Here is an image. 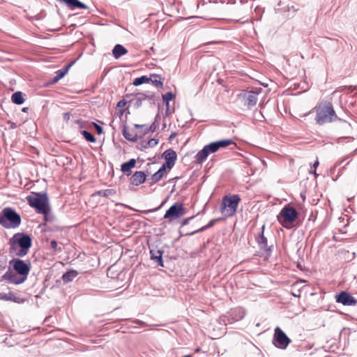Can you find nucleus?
I'll return each mask as SVG.
<instances>
[{
	"instance_id": "obj_1",
	"label": "nucleus",
	"mask_w": 357,
	"mask_h": 357,
	"mask_svg": "<svg viewBox=\"0 0 357 357\" xmlns=\"http://www.w3.org/2000/svg\"><path fill=\"white\" fill-rule=\"evenodd\" d=\"M9 245L12 255L22 257L27 255L31 246V238L28 234L17 233L10 239Z\"/></svg>"
},
{
	"instance_id": "obj_2",
	"label": "nucleus",
	"mask_w": 357,
	"mask_h": 357,
	"mask_svg": "<svg viewBox=\"0 0 357 357\" xmlns=\"http://www.w3.org/2000/svg\"><path fill=\"white\" fill-rule=\"evenodd\" d=\"M340 120L331 102L321 103L317 108L316 123L319 125Z\"/></svg>"
},
{
	"instance_id": "obj_3",
	"label": "nucleus",
	"mask_w": 357,
	"mask_h": 357,
	"mask_svg": "<svg viewBox=\"0 0 357 357\" xmlns=\"http://www.w3.org/2000/svg\"><path fill=\"white\" fill-rule=\"evenodd\" d=\"M29 204L36 208L38 213L46 216L50 211L46 193H33L26 197Z\"/></svg>"
},
{
	"instance_id": "obj_4",
	"label": "nucleus",
	"mask_w": 357,
	"mask_h": 357,
	"mask_svg": "<svg viewBox=\"0 0 357 357\" xmlns=\"http://www.w3.org/2000/svg\"><path fill=\"white\" fill-rule=\"evenodd\" d=\"M21 224L20 215L12 208H4L0 212V225L6 229L17 228Z\"/></svg>"
},
{
	"instance_id": "obj_5",
	"label": "nucleus",
	"mask_w": 357,
	"mask_h": 357,
	"mask_svg": "<svg viewBox=\"0 0 357 357\" xmlns=\"http://www.w3.org/2000/svg\"><path fill=\"white\" fill-rule=\"evenodd\" d=\"M241 202V197L239 195H227L223 197L220 211L226 217H231L236 213L238 206Z\"/></svg>"
},
{
	"instance_id": "obj_6",
	"label": "nucleus",
	"mask_w": 357,
	"mask_h": 357,
	"mask_svg": "<svg viewBox=\"0 0 357 357\" xmlns=\"http://www.w3.org/2000/svg\"><path fill=\"white\" fill-rule=\"evenodd\" d=\"M265 226L263 225L261 228V232L255 236V240L259 249L263 252V254L266 257H270L272 252V246H268L267 238L264 235Z\"/></svg>"
},
{
	"instance_id": "obj_7",
	"label": "nucleus",
	"mask_w": 357,
	"mask_h": 357,
	"mask_svg": "<svg viewBox=\"0 0 357 357\" xmlns=\"http://www.w3.org/2000/svg\"><path fill=\"white\" fill-rule=\"evenodd\" d=\"M9 264L13 266V269L17 273L22 275V278L26 277V279L27 278V275L30 271L29 264L20 259H13L10 261Z\"/></svg>"
},
{
	"instance_id": "obj_8",
	"label": "nucleus",
	"mask_w": 357,
	"mask_h": 357,
	"mask_svg": "<svg viewBox=\"0 0 357 357\" xmlns=\"http://www.w3.org/2000/svg\"><path fill=\"white\" fill-rule=\"evenodd\" d=\"M184 215V207L182 203L176 202L166 211L164 218L175 220Z\"/></svg>"
},
{
	"instance_id": "obj_9",
	"label": "nucleus",
	"mask_w": 357,
	"mask_h": 357,
	"mask_svg": "<svg viewBox=\"0 0 357 357\" xmlns=\"http://www.w3.org/2000/svg\"><path fill=\"white\" fill-rule=\"evenodd\" d=\"M273 340L278 344L275 346L281 349H285L291 342V340L278 326L275 328Z\"/></svg>"
},
{
	"instance_id": "obj_10",
	"label": "nucleus",
	"mask_w": 357,
	"mask_h": 357,
	"mask_svg": "<svg viewBox=\"0 0 357 357\" xmlns=\"http://www.w3.org/2000/svg\"><path fill=\"white\" fill-rule=\"evenodd\" d=\"M283 218L282 222L292 223L298 216L297 211L292 206H285L280 212L278 218Z\"/></svg>"
},
{
	"instance_id": "obj_11",
	"label": "nucleus",
	"mask_w": 357,
	"mask_h": 357,
	"mask_svg": "<svg viewBox=\"0 0 357 357\" xmlns=\"http://www.w3.org/2000/svg\"><path fill=\"white\" fill-rule=\"evenodd\" d=\"M336 301L342 303L344 305H354L357 303V301L346 291H342L336 296Z\"/></svg>"
},
{
	"instance_id": "obj_12",
	"label": "nucleus",
	"mask_w": 357,
	"mask_h": 357,
	"mask_svg": "<svg viewBox=\"0 0 357 357\" xmlns=\"http://www.w3.org/2000/svg\"><path fill=\"white\" fill-rule=\"evenodd\" d=\"M1 280H6L10 283L15 284H20L23 283L26 280V277L22 278V275H20V277H17L15 274H14L12 272V271L9 268L8 270L2 276Z\"/></svg>"
},
{
	"instance_id": "obj_13",
	"label": "nucleus",
	"mask_w": 357,
	"mask_h": 357,
	"mask_svg": "<svg viewBox=\"0 0 357 357\" xmlns=\"http://www.w3.org/2000/svg\"><path fill=\"white\" fill-rule=\"evenodd\" d=\"M258 92L252 91L243 93L241 96L245 100V105L249 108L255 106L258 100Z\"/></svg>"
},
{
	"instance_id": "obj_14",
	"label": "nucleus",
	"mask_w": 357,
	"mask_h": 357,
	"mask_svg": "<svg viewBox=\"0 0 357 357\" xmlns=\"http://www.w3.org/2000/svg\"><path fill=\"white\" fill-rule=\"evenodd\" d=\"M211 144H207L204 146V148L200 150L195 156V161L199 163H203L208 158L210 153H214L212 148H211Z\"/></svg>"
},
{
	"instance_id": "obj_15",
	"label": "nucleus",
	"mask_w": 357,
	"mask_h": 357,
	"mask_svg": "<svg viewBox=\"0 0 357 357\" xmlns=\"http://www.w3.org/2000/svg\"><path fill=\"white\" fill-rule=\"evenodd\" d=\"M163 156L165 160V162L163 165H165L167 168L171 169L176 160V153L172 149H167L163 153Z\"/></svg>"
},
{
	"instance_id": "obj_16",
	"label": "nucleus",
	"mask_w": 357,
	"mask_h": 357,
	"mask_svg": "<svg viewBox=\"0 0 357 357\" xmlns=\"http://www.w3.org/2000/svg\"><path fill=\"white\" fill-rule=\"evenodd\" d=\"M146 175L144 172H135L130 178V183L135 186H138L146 181Z\"/></svg>"
},
{
	"instance_id": "obj_17",
	"label": "nucleus",
	"mask_w": 357,
	"mask_h": 357,
	"mask_svg": "<svg viewBox=\"0 0 357 357\" xmlns=\"http://www.w3.org/2000/svg\"><path fill=\"white\" fill-rule=\"evenodd\" d=\"M58 1L64 3L69 8L73 10L75 8L86 9L87 6L79 1V0H57Z\"/></svg>"
},
{
	"instance_id": "obj_18",
	"label": "nucleus",
	"mask_w": 357,
	"mask_h": 357,
	"mask_svg": "<svg viewBox=\"0 0 357 357\" xmlns=\"http://www.w3.org/2000/svg\"><path fill=\"white\" fill-rule=\"evenodd\" d=\"M0 300L6 301H13L17 303H22L24 299L17 296L14 293L10 291L8 294L0 292Z\"/></svg>"
},
{
	"instance_id": "obj_19",
	"label": "nucleus",
	"mask_w": 357,
	"mask_h": 357,
	"mask_svg": "<svg viewBox=\"0 0 357 357\" xmlns=\"http://www.w3.org/2000/svg\"><path fill=\"white\" fill-rule=\"evenodd\" d=\"M162 253L163 252L160 250H151V259L154 261L158 266L163 267V260H162Z\"/></svg>"
},
{
	"instance_id": "obj_20",
	"label": "nucleus",
	"mask_w": 357,
	"mask_h": 357,
	"mask_svg": "<svg viewBox=\"0 0 357 357\" xmlns=\"http://www.w3.org/2000/svg\"><path fill=\"white\" fill-rule=\"evenodd\" d=\"M232 144H234V142L231 139H222L210 143L211 146V148L213 149L214 153L216 152L219 149L226 147Z\"/></svg>"
},
{
	"instance_id": "obj_21",
	"label": "nucleus",
	"mask_w": 357,
	"mask_h": 357,
	"mask_svg": "<svg viewBox=\"0 0 357 357\" xmlns=\"http://www.w3.org/2000/svg\"><path fill=\"white\" fill-rule=\"evenodd\" d=\"M232 144H234V142L231 139H222L210 143L211 146V148L213 149L214 153L216 152L219 149L226 147Z\"/></svg>"
},
{
	"instance_id": "obj_22",
	"label": "nucleus",
	"mask_w": 357,
	"mask_h": 357,
	"mask_svg": "<svg viewBox=\"0 0 357 357\" xmlns=\"http://www.w3.org/2000/svg\"><path fill=\"white\" fill-rule=\"evenodd\" d=\"M136 165L135 159H130L129 161L124 162L121 166V170L125 173L127 176L131 174L130 169L134 167Z\"/></svg>"
},
{
	"instance_id": "obj_23",
	"label": "nucleus",
	"mask_w": 357,
	"mask_h": 357,
	"mask_svg": "<svg viewBox=\"0 0 357 357\" xmlns=\"http://www.w3.org/2000/svg\"><path fill=\"white\" fill-rule=\"evenodd\" d=\"M128 50L121 45L117 44L112 50L113 56L117 59L123 55L127 54Z\"/></svg>"
},
{
	"instance_id": "obj_24",
	"label": "nucleus",
	"mask_w": 357,
	"mask_h": 357,
	"mask_svg": "<svg viewBox=\"0 0 357 357\" xmlns=\"http://www.w3.org/2000/svg\"><path fill=\"white\" fill-rule=\"evenodd\" d=\"M138 98L142 99V101L147 100L151 105H153L155 104V96L153 93H137L135 95Z\"/></svg>"
},
{
	"instance_id": "obj_25",
	"label": "nucleus",
	"mask_w": 357,
	"mask_h": 357,
	"mask_svg": "<svg viewBox=\"0 0 357 357\" xmlns=\"http://www.w3.org/2000/svg\"><path fill=\"white\" fill-rule=\"evenodd\" d=\"M77 275L78 273L77 271L70 270L63 275V281L66 283L70 282L73 281L77 276Z\"/></svg>"
},
{
	"instance_id": "obj_26",
	"label": "nucleus",
	"mask_w": 357,
	"mask_h": 357,
	"mask_svg": "<svg viewBox=\"0 0 357 357\" xmlns=\"http://www.w3.org/2000/svg\"><path fill=\"white\" fill-rule=\"evenodd\" d=\"M166 167L165 165H162L160 168L152 175L151 178L154 183L159 181L162 178Z\"/></svg>"
},
{
	"instance_id": "obj_27",
	"label": "nucleus",
	"mask_w": 357,
	"mask_h": 357,
	"mask_svg": "<svg viewBox=\"0 0 357 357\" xmlns=\"http://www.w3.org/2000/svg\"><path fill=\"white\" fill-rule=\"evenodd\" d=\"M122 133L123 137L130 142H136L137 139V134L130 132L126 127L123 128Z\"/></svg>"
},
{
	"instance_id": "obj_28",
	"label": "nucleus",
	"mask_w": 357,
	"mask_h": 357,
	"mask_svg": "<svg viewBox=\"0 0 357 357\" xmlns=\"http://www.w3.org/2000/svg\"><path fill=\"white\" fill-rule=\"evenodd\" d=\"M12 102L17 105H22L24 102L22 93L20 91L15 92L11 96Z\"/></svg>"
},
{
	"instance_id": "obj_29",
	"label": "nucleus",
	"mask_w": 357,
	"mask_h": 357,
	"mask_svg": "<svg viewBox=\"0 0 357 357\" xmlns=\"http://www.w3.org/2000/svg\"><path fill=\"white\" fill-rule=\"evenodd\" d=\"M149 81H151L157 87H162L163 85L161 77L158 75H151L149 78Z\"/></svg>"
},
{
	"instance_id": "obj_30",
	"label": "nucleus",
	"mask_w": 357,
	"mask_h": 357,
	"mask_svg": "<svg viewBox=\"0 0 357 357\" xmlns=\"http://www.w3.org/2000/svg\"><path fill=\"white\" fill-rule=\"evenodd\" d=\"M218 220H219V219H218V218H217V219H212V220H211L209 221V222H208L207 225H206L205 226H204V227H202V228L199 229L198 230H197V231H195L192 232V233H191V234H195V233L199 232V231H204V230H206V229H209V228L212 227L214 225V224H215L217 221H218Z\"/></svg>"
},
{
	"instance_id": "obj_31",
	"label": "nucleus",
	"mask_w": 357,
	"mask_h": 357,
	"mask_svg": "<svg viewBox=\"0 0 357 357\" xmlns=\"http://www.w3.org/2000/svg\"><path fill=\"white\" fill-rule=\"evenodd\" d=\"M173 98L174 95L172 92H167L165 94L162 95V100L166 105L167 110L169 109V101L172 100Z\"/></svg>"
},
{
	"instance_id": "obj_32",
	"label": "nucleus",
	"mask_w": 357,
	"mask_h": 357,
	"mask_svg": "<svg viewBox=\"0 0 357 357\" xmlns=\"http://www.w3.org/2000/svg\"><path fill=\"white\" fill-rule=\"evenodd\" d=\"M149 81V78H148L146 76H141L139 77L135 78L133 81V84L135 86H139L144 83L148 82Z\"/></svg>"
},
{
	"instance_id": "obj_33",
	"label": "nucleus",
	"mask_w": 357,
	"mask_h": 357,
	"mask_svg": "<svg viewBox=\"0 0 357 357\" xmlns=\"http://www.w3.org/2000/svg\"><path fill=\"white\" fill-rule=\"evenodd\" d=\"M82 135L84 136L85 139L89 142H95L96 138L95 137L87 130H82L81 132Z\"/></svg>"
},
{
	"instance_id": "obj_34",
	"label": "nucleus",
	"mask_w": 357,
	"mask_h": 357,
	"mask_svg": "<svg viewBox=\"0 0 357 357\" xmlns=\"http://www.w3.org/2000/svg\"><path fill=\"white\" fill-rule=\"evenodd\" d=\"M98 194L102 197H109L110 195H113L115 194V191L113 189H107L103 190H100L98 192Z\"/></svg>"
},
{
	"instance_id": "obj_35",
	"label": "nucleus",
	"mask_w": 357,
	"mask_h": 357,
	"mask_svg": "<svg viewBox=\"0 0 357 357\" xmlns=\"http://www.w3.org/2000/svg\"><path fill=\"white\" fill-rule=\"evenodd\" d=\"M142 99L138 98L136 96L130 100V102L132 104L133 107L136 109L140 107L142 105Z\"/></svg>"
},
{
	"instance_id": "obj_36",
	"label": "nucleus",
	"mask_w": 357,
	"mask_h": 357,
	"mask_svg": "<svg viewBox=\"0 0 357 357\" xmlns=\"http://www.w3.org/2000/svg\"><path fill=\"white\" fill-rule=\"evenodd\" d=\"M6 265H7V257H6V256L4 255L3 257H1V259L0 260V273H1L2 271H3L6 269Z\"/></svg>"
},
{
	"instance_id": "obj_37",
	"label": "nucleus",
	"mask_w": 357,
	"mask_h": 357,
	"mask_svg": "<svg viewBox=\"0 0 357 357\" xmlns=\"http://www.w3.org/2000/svg\"><path fill=\"white\" fill-rule=\"evenodd\" d=\"M158 144V139L153 138V139H149L147 142L146 144L144 147V148L153 147V146H156Z\"/></svg>"
},
{
	"instance_id": "obj_38",
	"label": "nucleus",
	"mask_w": 357,
	"mask_h": 357,
	"mask_svg": "<svg viewBox=\"0 0 357 357\" xmlns=\"http://www.w3.org/2000/svg\"><path fill=\"white\" fill-rule=\"evenodd\" d=\"M50 245H51V248L52 249H54V250H59V251L61 250V248H58V243H57V242L55 240L51 241Z\"/></svg>"
},
{
	"instance_id": "obj_39",
	"label": "nucleus",
	"mask_w": 357,
	"mask_h": 357,
	"mask_svg": "<svg viewBox=\"0 0 357 357\" xmlns=\"http://www.w3.org/2000/svg\"><path fill=\"white\" fill-rule=\"evenodd\" d=\"M155 130H156V126H155V123H152V124L151 125V126H150L149 128H146V129L144 130V133H147V132H155Z\"/></svg>"
},
{
	"instance_id": "obj_40",
	"label": "nucleus",
	"mask_w": 357,
	"mask_h": 357,
	"mask_svg": "<svg viewBox=\"0 0 357 357\" xmlns=\"http://www.w3.org/2000/svg\"><path fill=\"white\" fill-rule=\"evenodd\" d=\"M73 63L74 62H72L61 69L64 75H66V73L69 70L70 68L73 66Z\"/></svg>"
},
{
	"instance_id": "obj_41",
	"label": "nucleus",
	"mask_w": 357,
	"mask_h": 357,
	"mask_svg": "<svg viewBox=\"0 0 357 357\" xmlns=\"http://www.w3.org/2000/svg\"><path fill=\"white\" fill-rule=\"evenodd\" d=\"M93 126H94V127H95V128H96V130L97 131V133L98 135H100V134L102 133L103 130H102V128L100 126H99L98 124H97L96 123H93Z\"/></svg>"
},
{
	"instance_id": "obj_42",
	"label": "nucleus",
	"mask_w": 357,
	"mask_h": 357,
	"mask_svg": "<svg viewBox=\"0 0 357 357\" xmlns=\"http://www.w3.org/2000/svg\"><path fill=\"white\" fill-rule=\"evenodd\" d=\"M126 105V101L125 100H120L118 104H117V107H125Z\"/></svg>"
},
{
	"instance_id": "obj_43",
	"label": "nucleus",
	"mask_w": 357,
	"mask_h": 357,
	"mask_svg": "<svg viewBox=\"0 0 357 357\" xmlns=\"http://www.w3.org/2000/svg\"><path fill=\"white\" fill-rule=\"evenodd\" d=\"M56 75L58 76V77H60V79L63 78L66 75L63 74V73L61 71V70H59L56 72Z\"/></svg>"
},
{
	"instance_id": "obj_44",
	"label": "nucleus",
	"mask_w": 357,
	"mask_h": 357,
	"mask_svg": "<svg viewBox=\"0 0 357 357\" xmlns=\"http://www.w3.org/2000/svg\"><path fill=\"white\" fill-rule=\"evenodd\" d=\"M159 208H153V209H149V210H146V211H144L143 213L144 214H149L150 213H153V212H155Z\"/></svg>"
},
{
	"instance_id": "obj_45",
	"label": "nucleus",
	"mask_w": 357,
	"mask_h": 357,
	"mask_svg": "<svg viewBox=\"0 0 357 357\" xmlns=\"http://www.w3.org/2000/svg\"><path fill=\"white\" fill-rule=\"evenodd\" d=\"M319 165V162L318 158H317L315 162L313 163V165H312L313 169H317Z\"/></svg>"
},
{
	"instance_id": "obj_46",
	"label": "nucleus",
	"mask_w": 357,
	"mask_h": 357,
	"mask_svg": "<svg viewBox=\"0 0 357 357\" xmlns=\"http://www.w3.org/2000/svg\"><path fill=\"white\" fill-rule=\"evenodd\" d=\"M309 174H313V175H314L315 176H318V174H317V172H316V169H311V170H310V171H309Z\"/></svg>"
},
{
	"instance_id": "obj_47",
	"label": "nucleus",
	"mask_w": 357,
	"mask_h": 357,
	"mask_svg": "<svg viewBox=\"0 0 357 357\" xmlns=\"http://www.w3.org/2000/svg\"><path fill=\"white\" fill-rule=\"evenodd\" d=\"M60 79H60V77H58V76H57V75H56V76L53 78V79H52V83H56V82H57L58 81H59Z\"/></svg>"
},
{
	"instance_id": "obj_48",
	"label": "nucleus",
	"mask_w": 357,
	"mask_h": 357,
	"mask_svg": "<svg viewBox=\"0 0 357 357\" xmlns=\"http://www.w3.org/2000/svg\"><path fill=\"white\" fill-rule=\"evenodd\" d=\"M60 79H60V77H58V76H57V75H56V76L53 78V79H52V83H56V82H57L58 81H59Z\"/></svg>"
},
{
	"instance_id": "obj_49",
	"label": "nucleus",
	"mask_w": 357,
	"mask_h": 357,
	"mask_svg": "<svg viewBox=\"0 0 357 357\" xmlns=\"http://www.w3.org/2000/svg\"><path fill=\"white\" fill-rule=\"evenodd\" d=\"M192 218H193V217H190V218H186V219H185V220H183V225H187V224L188 223L189 220H190V219H192Z\"/></svg>"
},
{
	"instance_id": "obj_50",
	"label": "nucleus",
	"mask_w": 357,
	"mask_h": 357,
	"mask_svg": "<svg viewBox=\"0 0 357 357\" xmlns=\"http://www.w3.org/2000/svg\"><path fill=\"white\" fill-rule=\"evenodd\" d=\"M144 126V125H139V124H135V128H143Z\"/></svg>"
},
{
	"instance_id": "obj_51",
	"label": "nucleus",
	"mask_w": 357,
	"mask_h": 357,
	"mask_svg": "<svg viewBox=\"0 0 357 357\" xmlns=\"http://www.w3.org/2000/svg\"><path fill=\"white\" fill-rule=\"evenodd\" d=\"M27 110H28V107H24L22 109V112H26Z\"/></svg>"
},
{
	"instance_id": "obj_52",
	"label": "nucleus",
	"mask_w": 357,
	"mask_h": 357,
	"mask_svg": "<svg viewBox=\"0 0 357 357\" xmlns=\"http://www.w3.org/2000/svg\"><path fill=\"white\" fill-rule=\"evenodd\" d=\"M184 357H191L190 355L185 356Z\"/></svg>"
},
{
	"instance_id": "obj_53",
	"label": "nucleus",
	"mask_w": 357,
	"mask_h": 357,
	"mask_svg": "<svg viewBox=\"0 0 357 357\" xmlns=\"http://www.w3.org/2000/svg\"><path fill=\"white\" fill-rule=\"evenodd\" d=\"M259 114L263 117L262 114H261V112H259Z\"/></svg>"
},
{
	"instance_id": "obj_54",
	"label": "nucleus",
	"mask_w": 357,
	"mask_h": 357,
	"mask_svg": "<svg viewBox=\"0 0 357 357\" xmlns=\"http://www.w3.org/2000/svg\"><path fill=\"white\" fill-rule=\"evenodd\" d=\"M172 137H174V135H170L169 139H172Z\"/></svg>"
},
{
	"instance_id": "obj_55",
	"label": "nucleus",
	"mask_w": 357,
	"mask_h": 357,
	"mask_svg": "<svg viewBox=\"0 0 357 357\" xmlns=\"http://www.w3.org/2000/svg\"><path fill=\"white\" fill-rule=\"evenodd\" d=\"M172 137H174V135H170L169 139H172Z\"/></svg>"
},
{
	"instance_id": "obj_56",
	"label": "nucleus",
	"mask_w": 357,
	"mask_h": 357,
	"mask_svg": "<svg viewBox=\"0 0 357 357\" xmlns=\"http://www.w3.org/2000/svg\"><path fill=\"white\" fill-rule=\"evenodd\" d=\"M172 137H174V135H170L169 139H172Z\"/></svg>"
},
{
	"instance_id": "obj_57",
	"label": "nucleus",
	"mask_w": 357,
	"mask_h": 357,
	"mask_svg": "<svg viewBox=\"0 0 357 357\" xmlns=\"http://www.w3.org/2000/svg\"><path fill=\"white\" fill-rule=\"evenodd\" d=\"M293 296H298L296 295V294H293Z\"/></svg>"
},
{
	"instance_id": "obj_58",
	"label": "nucleus",
	"mask_w": 357,
	"mask_h": 357,
	"mask_svg": "<svg viewBox=\"0 0 357 357\" xmlns=\"http://www.w3.org/2000/svg\"><path fill=\"white\" fill-rule=\"evenodd\" d=\"M243 317V315H241L239 319H242Z\"/></svg>"
}]
</instances>
